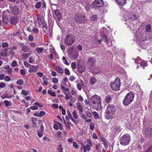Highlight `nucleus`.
Returning a JSON list of instances; mask_svg holds the SVG:
<instances>
[{
	"instance_id": "obj_8",
	"label": "nucleus",
	"mask_w": 152,
	"mask_h": 152,
	"mask_svg": "<svg viewBox=\"0 0 152 152\" xmlns=\"http://www.w3.org/2000/svg\"><path fill=\"white\" fill-rule=\"evenodd\" d=\"M9 12L8 11H4L3 12V22L4 24H7L8 22V16L9 15Z\"/></svg>"
},
{
	"instance_id": "obj_12",
	"label": "nucleus",
	"mask_w": 152,
	"mask_h": 152,
	"mask_svg": "<svg viewBox=\"0 0 152 152\" xmlns=\"http://www.w3.org/2000/svg\"><path fill=\"white\" fill-rule=\"evenodd\" d=\"M64 93L65 95V98L66 100H68L69 99L73 103L75 102V101H72V96L69 92L65 91Z\"/></svg>"
},
{
	"instance_id": "obj_24",
	"label": "nucleus",
	"mask_w": 152,
	"mask_h": 152,
	"mask_svg": "<svg viewBox=\"0 0 152 152\" xmlns=\"http://www.w3.org/2000/svg\"><path fill=\"white\" fill-rule=\"evenodd\" d=\"M96 79L94 77H91L89 80V82L90 84L92 85L94 84L97 81Z\"/></svg>"
},
{
	"instance_id": "obj_11",
	"label": "nucleus",
	"mask_w": 152,
	"mask_h": 152,
	"mask_svg": "<svg viewBox=\"0 0 152 152\" xmlns=\"http://www.w3.org/2000/svg\"><path fill=\"white\" fill-rule=\"evenodd\" d=\"M96 61V59L94 58L90 57L88 58L87 63L89 67L93 66Z\"/></svg>"
},
{
	"instance_id": "obj_61",
	"label": "nucleus",
	"mask_w": 152,
	"mask_h": 152,
	"mask_svg": "<svg viewBox=\"0 0 152 152\" xmlns=\"http://www.w3.org/2000/svg\"><path fill=\"white\" fill-rule=\"evenodd\" d=\"M53 82L54 83L56 84L58 83V80L56 78L54 77L53 79Z\"/></svg>"
},
{
	"instance_id": "obj_48",
	"label": "nucleus",
	"mask_w": 152,
	"mask_h": 152,
	"mask_svg": "<svg viewBox=\"0 0 152 152\" xmlns=\"http://www.w3.org/2000/svg\"><path fill=\"white\" fill-rule=\"evenodd\" d=\"M140 65L142 66H147L148 64L147 62L145 61H143V62H141L140 64Z\"/></svg>"
},
{
	"instance_id": "obj_47",
	"label": "nucleus",
	"mask_w": 152,
	"mask_h": 152,
	"mask_svg": "<svg viewBox=\"0 0 152 152\" xmlns=\"http://www.w3.org/2000/svg\"><path fill=\"white\" fill-rule=\"evenodd\" d=\"M16 83L18 85H21L23 83V81L22 80L20 79L17 81Z\"/></svg>"
},
{
	"instance_id": "obj_4",
	"label": "nucleus",
	"mask_w": 152,
	"mask_h": 152,
	"mask_svg": "<svg viewBox=\"0 0 152 152\" xmlns=\"http://www.w3.org/2000/svg\"><path fill=\"white\" fill-rule=\"evenodd\" d=\"M130 136L128 134H124L120 138V143L123 145H128L130 141Z\"/></svg>"
},
{
	"instance_id": "obj_62",
	"label": "nucleus",
	"mask_w": 152,
	"mask_h": 152,
	"mask_svg": "<svg viewBox=\"0 0 152 152\" xmlns=\"http://www.w3.org/2000/svg\"><path fill=\"white\" fill-rule=\"evenodd\" d=\"M28 39L30 41H32L34 39L33 36L31 35H29L28 37Z\"/></svg>"
},
{
	"instance_id": "obj_30",
	"label": "nucleus",
	"mask_w": 152,
	"mask_h": 152,
	"mask_svg": "<svg viewBox=\"0 0 152 152\" xmlns=\"http://www.w3.org/2000/svg\"><path fill=\"white\" fill-rule=\"evenodd\" d=\"M65 118L66 121H69L70 119H71L72 121H73V118L71 113H69L68 115H66L65 117Z\"/></svg>"
},
{
	"instance_id": "obj_60",
	"label": "nucleus",
	"mask_w": 152,
	"mask_h": 152,
	"mask_svg": "<svg viewBox=\"0 0 152 152\" xmlns=\"http://www.w3.org/2000/svg\"><path fill=\"white\" fill-rule=\"evenodd\" d=\"M71 93L72 95H75L77 93V92L75 89L73 88L71 91Z\"/></svg>"
},
{
	"instance_id": "obj_2",
	"label": "nucleus",
	"mask_w": 152,
	"mask_h": 152,
	"mask_svg": "<svg viewBox=\"0 0 152 152\" xmlns=\"http://www.w3.org/2000/svg\"><path fill=\"white\" fill-rule=\"evenodd\" d=\"M115 109L113 105H109L105 112V118L109 119L113 117L115 112Z\"/></svg>"
},
{
	"instance_id": "obj_31",
	"label": "nucleus",
	"mask_w": 152,
	"mask_h": 152,
	"mask_svg": "<svg viewBox=\"0 0 152 152\" xmlns=\"http://www.w3.org/2000/svg\"><path fill=\"white\" fill-rule=\"evenodd\" d=\"M43 49V48L37 47L36 48V50L38 53L40 54L42 52Z\"/></svg>"
},
{
	"instance_id": "obj_55",
	"label": "nucleus",
	"mask_w": 152,
	"mask_h": 152,
	"mask_svg": "<svg viewBox=\"0 0 152 152\" xmlns=\"http://www.w3.org/2000/svg\"><path fill=\"white\" fill-rule=\"evenodd\" d=\"M57 150L59 152H63V148L61 147V145L60 144L59 147L57 148Z\"/></svg>"
},
{
	"instance_id": "obj_57",
	"label": "nucleus",
	"mask_w": 152,
	"mask_h": 152,
	"mask_svg": "<svg viewBox=\"0 0 152 152\" xmlns=\"http://www.w3.org/2000/svg\"><path fill=\"white\" fill-rule=\"evenodd\" d=\"M12 65L13 67H15L17 66L18 64L16 61H14L12 62Z\"/></svg>"
},
{
	"instance_id": "obj_14",
	"label": "nucleus",
	"mask_w": 152,
	"mask_h": 152,
	"mask_svg": "<svg viewBox=\"0 0 152 152\" xmlns=\"http://www.w3.org/2000/svg\"><path fill=\"white\" fill-rule=\"evenodd\" d=\"M79 56L78 52L77 51H74L71 55V57L72 60L77 59Z\"/></svg>"
},
{
	"instance_id": "obj_54",
	"label": "nucleus",
	"mask_w": 152,
	"mask_h": 152,
	"mask_svg": "<svg viewBox=\"0 0 152 152\" xmlns=\"http://www.w3.org/2000/svg\"><path fill=\"white\" fill-rule=\"evenodd\" d=\"M32 31L35 34H37L39 31L38 29L36 28H33L32 29Z\"/></svg>"
},
{
	"instance_id": "obj_21",
	"label": "nucleus",
	"mask_w": 152,
	"mask_h": 152,
	"mask_svg": "<svg viewBox=\"0 0 152 152\" xmlns=\"http://www.w3.org/2000/svg\"><path fill=\"white\" fill-rule=\"evenodd\" d=\"M10 22L12 24L15 25L18 21V18L16 17L12 18L10 20Z\"/></svg>"
},
{
	"instance_id": "obj_64",
	"label": "nucleus",
	"mask_w": 152,
	"mask_h": 152,
	"mask_svg": "<svg viewBox=\"0 0 152 152\" xmlns=\"http://www.w3.org/2000/svg\"><path fill=\"white\" fill-rule=\"evenodd\" d=\"M26 152H37V151L35 149H30L29 150L27 151Z\"/></svg>"
},
{
	"instance_id": "obj_23",
	"label": "nucleus",
	"mask_w": 152,
	"mask_h": 152,
	"mask_svg": "<svg viewBox=\"0 0 152 152\" xmlns=\"http://www.w3.org/2000/svg\"><path fill=\"white\" fill-rule=\"evenodd\" d=\"M77 108L79 110V114H81L83 112V107L79 103L77 104Z\"/></svg>"
},
{
	"instance_id": "obj_19",
	"label": "nucleus",
	"mask_w": 152,
	"mask_h": 152,
	"mask_svg": "<svg viewBox=\"0 0 152 152\" xmlns=\"http://www.w3.org/2000/svg\"><path fill=\"white\" fill-rule=\"evenodd\" d=\"M13 13L15 15H18L19 13V8L17 6H14L12 10Z\"/></svg>"
},
{
	"instance_id": "obj_35",
	"label": "nucleus",
	"mask_w": 152,
	"mask_h": 152,
	"mask_svg": "<svg viewBox=\"0 0 152 152\" xmlns=\"http://www.w3.org/2000/svg\"><path fill=\"white\" fill-rule=\"evenodd\" d=\"M92 113L94 116V117L95 119H98L99 118V116L96 112L94 111Z\"/></svg>"
},
{
	"instance_id": "obj_46",
	"label": "nucleus",
	"mask_w": 152,
	"mask_h": 152,
	"mask_svg": "<svg viewBox=\"0 0 152 152\" xmlns=\"http://www.w3.org/2000/svg\"><path fill=\"white\" fill-rule=\"evenodd\" d=\"M41 2H37L35 6L36 8L39 9L41 7Z\"/></svg>"
},
{
	"instance_id": "obj_29",
	"label": "nucleus",
	"mask_w": 152,
	"mask_h": 152,
	"mask_svg": "<svg viewBox=\"0 0 152 152\" xmlns=\"http://www.w3.org/2000/svg\"><path fill=\"white\" fill-rule=\"evenodd\" d=\"M56 69L58 72L62 74L63 73V70L59 66H57L56 67Z\"/></svg>"
},
{
	"instance_id": "obj_25",
	"label": "nucleus",
	"mask_w": 152,
	"mask_h": 152,
	"mask_svg": "<svg viewBox=\"0 0 152 152\" xmlns=\"http://www.w3.org/2000/svg\"><path fill=\"white\" fill-rule=\"evenodd\" d=\"M54 13L56 16L59 18V19H60L61 17V13L58 10H55Z\"/></svg>"
},
{
	"instance_id": "obj_10",
	"label": "nucleus",
	"mask_w": 152,
	"mask_h": 152,
	"mask_svg": "<svg viewBox=\"0 0 152 152\" xmlns=\"http://www.w3.org/2000/svg\"><path fill=\"white\" fill-rule=\"evenodd\" d=\"M38 66H34L33 65H30L29 68L28 72L29 73H34L37 72L38 71Z\"/></svg>"
},
{
	"instance_id": "obj_41",
	"label": "nucleus",
	"mask_w": 152,
	"mask_h": 152,
	"mask_svg": "<svg viewBox=\"0 0 152 152\" xmlns=\"http://www.w3.org/2000/svg\"><path fill=\"white\" fill-rule=\"evenodd\" d=\"M31 55V53H28L24 54H23L22 56L23 58H26L30 56Z\"/></svg>"
},
{
	"instance_id": "obj_5",
	"label": "nucleus",
	"mask_w": 152,
	"mask_h": 152,
	"mask_svg": "<svg viewBox=\"0 0 152 152\" xmlns=\"http://www.w3.org/2000/svg\"><path fill=\"white\" fill-rule=\"evenodd\" d=\"M75 37L72 34H69L66 36L65 39V43L68 46L72 45L75 42Z\"/></svg>"
},
{
	"instance_id": "obj_50",
	"label": "nucleus",
	"mask_w": 152,
	"mask_h": 152,
	"mask_svg": "<svg viewBox=\"0 0 152 152\" xmlns=\"http://www.w3.org/2000/svg\"><path fill=\"white\" fill-rule=\"evenodd\" d=\"M71 67L72 69H75L76 68V64L75 62H73L71 64Z\"/></svg>"
},
{
	"instance_id": "obj_26",
	"label": "nucleus",
	"mask_w": 152,
	"mask_h": 152,
	"mask_svg": "<svg viewBox=\"0 0 152 152\" xmlns=\"http://www.w3.org/2000/svg\"><path fill=\"white\" fill-rule=\"evenodd\" d=\"M61 126V124L60 123H58L57 124H55L53 126L54 129L56 130L59 129V128Z\"/></svg>"
},
{
	"instance_id": "obj_34",
	"label": "nucleus",
	"mask_w": 152,
	"mask_h": 152,
	"mask_svg": "<svg viewBox=\"0 0 152 152\" xmlns=\"http://www.w3.org/2000/svg\"><path fill=\"white\" fill-rule=\"evenodd\" d=\"M72 113L73 116L75 119H77L78 118V116L77 115V113L75 110L73 111Z\"/></svg>"
},
{
	"instance_id": "obj_51",
	"label": "nucleus",
	"mask_w": 152,
	"mask_h": 152,
	"mask_svg": "<svg viewBox=\"0 0 152 152\" xmlns=\"http://www.w3.org/2000/svg\"><path fill=\"white\" fill-rule=\"evenodd\" d=\"M75 19L76 21H78L80 20V19H82L83 17H81V16H78L77 15H75Z\"/></svg>"
},
{
	"instance_id": "obj_52",
	"label": "nucleus",
	"mask_w": 152,
	"mask_h": 152,
	"mask_svg": "<svg viewBox=\"0 0 152 152\" xmlns=\"http://www.w3.org/2000/svg\"><path fill=\"white\" fill-rule=\"evenodd\" d=\"M97 16L96 15H93L91 17V19L93 21H95L97 19Z\"/></svg>"
},
{
	"instance_id": "obj_40",
	"label": "nucleus",
	"mask_w": 152,
	"mask_h": 152,
	"mask_svg": "<svg viewBox=\"0 0 152 152\" xmlns=\"http://www.w3.org/2000/svg\"><path fill=\"white\" fill-rule=\"evenodd\" d=\"M48 93L52 96L55 97L56 96V94L54 92H52L50 90L48 91Z\"/></svg>"
},
{
	"instance_id": "obj_13",
	"label": "nucleus",
	"mask_w": 152,
	"mask_h": 152,
	"mask_svg": "<svg viewBox=\"0 0 152 152\" xmlns=\"http://www.w3.org/2000/svg\"><path fill=\"white\" fill-rule=\"evenodd\" d=\"M127 16L128 17V18H127L126 17H125V20H127L128 19L129 20L130 19L132 20H135L136 19V17L135 15H133L132 13H129L127 15Z\"/></svg>"
},
{
	"instance_id": "obj_56",
	"label": "nucleus",
	"mask_w": 152,
	"mask_h": 152,
	"mask_svg": "<svg viewBox=\"0 0 152 152\" xmlns=\"http://www.w3.org/2000/svg\"><path fill=\"white\" fill-rule=\"evenodd\" d=\"M78 99L79 101L82 102L83 100V99L82 96L80 95H79L77 96Z\"/></svg>"
},
{
	"instance_id": "obj_32",
	"label": "nucleus",
	"mask_w": 152,
	"mask_h": 152,
	"mask_svg": "<svg viewBox=\"0 0 152 152\" xmlns=\"http://www.w3.org/2000/svg\"><path fill=\"white\" fill-rule=\"evenodd\" d=\"M22 50L25 52H28L30 50L29 48L27 46H25L23 47Z\"/></svg>"
},
{
	"instance_id": "obj_20",
	"label": "nucleus",
	"mask_w": 152,
	"mask_h": 152,
	"mask_svg": "<svg viewBox=\"0 0 152 152\" xmlns=\"http://www.w3.org/2000/svg\"><path fill=\"white\" fill-rule=\"evenodd\" d=\"M117 3L121 6H123L126 3L127 0H115Z\"/></svg>"
},
{
	"instance_id": "obj_43",
	"label": "nucleus",
	"mask_w": 152,
	"mask_h": 152,
	"mask_svg": "<svg viewBox=\"0 0 152 152\" xmlns=\"http://www.w3.org/2000/svg\"><path fill=\"white\" fill-rule=\"evenodd\" d=\"M43 80V84L45 85H47L48 84L47 80L48 79L45 77H44L42 78Z\"/></svg>"
},
{
	"instance_id": "obj_44",
	"label": "nucleus",
	"mask_w": 152,
	"mask_h": 152,
	"mask_svg": "<svg viewBox=\"0 0 152 152\" xmlns=\"http://www.w3.org/2000/svg\"><path fill=\"white\" fill-rule=\"evenodd\" d=\"M42 25L43 27L45 28L46 29H47L48 27L47 23L44 21L42 22Z\"/></svg>"
},
{
	"instance_id": "obj_38",
	"label": "nucleus",
	"mask_w": 152,
	"mask_h": 152,
	"mask_svg": "<svg viewBox=\"0 0 152 152\" xmlns=\"http://www.w3.org/2000/svg\"><path fill=\"white\" fill-rule=\"evenodd\" d=\"M91 146H89L88 145H86V146H84V151H89L90 149V147Z\"/></svg>"
},
{
	"instance_id": "obj_16",
	"label": "nucleus",
	"mask_w": 152,
	"mask_h": 152,
	"mask_svg": "<svg viewBox=\"0 0 152 152\" xmlns=\"http://www.w3.org/2000/svg\"><path fill=\"white\" fill-rule=\"evenodd\" d=\"M146 137H149L152 134V129L150 128H148L144 132Z\"/></svg>"
},
{
	"instance_id": "obj_17",
	"label": "nucleus",
	"mask_w": 152,
	"mask_h": 152,
	"mask_svg": "<svg viewBox=\"0 0 152 152\" xmlns=\"http://www.w3.org/2000/svg\"><path fill=\"white\" fill-rule=\"evenodd\" d=\"M78 70L80 73H82L85 70L86 67L84 66L78 65Z\"/></svg>"
},
{
	"instance_id": "obj_22",
	"label": "nucleus",
	"mask_w": 152,
	"mask_h": 152,
	"mask_svg": "<svg viewBox=\"0 0 152 152\" xmlns=\"http://www.w3.org/2000/svg\"><path fill=\"white\" fill-rule=\"evenodd\" d=\"M99 102H97L96 105H94V106L96 107V108L97 110H100L102 107L101 105V101H100Z\"/></svg>"
},
{
	"instance_id": "obj_37",
	"label": "nucleus",
	"mask_w": 152,
	"mask_h": 152,
	"mask_svg": "<svg viewBox=\"0 0 152 152\" xmlns=\"http://www.w3.org/2000/svg\"><path fill=\"white\" fill-rule=\"evenodd\" d=\"M4 80L5 81L9 82L11 80V79L9 77L7 76H6L5 75Z\"/></svg>"
},
{
	"instance_id": "obj_59",
	"label": "nucleus",
	"mask_w": 152,
	"mask_h": 152,
	"mask_svg": "<svg viewBox=\"0 0 152 152\" xmlns=\"http://www.w3.org/2000/svg\"><path fill=\"white\" fill-rule=\"evenodd\" d=\"M73 146L75 148H78V145L77 143L75 142H73Z\"/></svg>"
},
{
	"instance_id": "obj_7",
	"label": "nucleus",
	"mask_w": 152,
	"mask_h": 152,
	"mask_svg": "<svg viewBox=\"0 0 152 152\" xmlns=\"http://www.w3.org/2000/svg\"><path fill=\"white\" fill-rule=\"evenodd\" d=\"M91 102L93 105H96L97 102H99L101 101V97L98 95H94L91 98Z\"/></svg>"
},
{
	"instance_id": "obj_45",
	"label": "nucleus",
	"mask_w": 152,
	"mask_h": 152,
	"mask_svg": "<svg viewBox=\"0 0 152 152\" xmlns=\"http://www.w3.org/2000/svg\"><path fill=\"white\" fill-rule=\"evenodd\" d=\"M6 86V84L4 82H1L0 83V88H4Z\"/></svg>"
},
{
	"instance_id": "obj_9",
	"label": "nucleus",
	"mask_w": 152,
	"mask_h": 152,
	"mask_svg": "<svg viewBox=\"0 0 152 152\" xmlns=\"http://www.w3.org/2000/svg\"><path fill=\"white\" fill-rule=\"evenodd\" d=\"M94 6L95 7H102L104 3L102 0H95L93 3Z\"/></svg>"
},
{
	"instance_id": "obj_58",
	"label": "nucleus",
	"mask_w": 152,
	"mask_h": 152,
	"mask_svg": "<svg viewBox=\"0 0 152 152\" xmlns=\"http://www.w3.org/2000/svg\"><path fill=\"white\" fill-rule=\"evenodd\" d=\"M21 94H22L24 95L25 96H26L27 95H28L27 92L26 90L24 89H23L22 91Z\"/></svg>"
},
{
	"instance_id": "obj_3",
	"label": "nucleus",
	"mask_w": 152,
	"mask_h": 152,
	"mask_svg": "<svg viewBox=\"0 0 152 152\" xmlns=\"http://www.w3.org/2000/svg\"><path fill=\"white\" fill-rule=\"evenodd\" d=\"M134 97V95L132 92H131L127 94L123 101L124 105L127 106L133 100Z\"/></svg>"
},
{
	"instance_id": "obj_28",
	"label": "nucleus",
	"mask_w": 152,
	"mask_h": 152,
	"mask_svg": "<svg viewBox=\"0 0 152 152\" xmlns=\"http://www.w3.org/2000/svg\"><path fill=\"white\" fill-rule=\"evenodd\" d=\"M4 103L5 104V106L6 107H7L9 106H12V103L9 101L7 100H5L4 101Z\"/></svg>"
},
{
	"instance_id": "obj_15",
	"label": "nucleus",
	"mask_w": 152,
	"mask_h": 152,
	"mask_svg": "<svg viewBox=\"0 0 152 152\" xmlns=\"http://www.w3.org/2000/svg\"><path fill=\"white\" fill-rule=\"evenodd\" d=\"M101 36L103 37V39H104L105 42H106L107 45L110 47L112 46V44L111 42H109L107 37L104 34H101Z\"/></svg>"
},
{
	"instance_id": "obj_42",
	"label": "nucleus",
	"mask_w": 152,
	"mask_h": 152,
	"mask_svg": "<svg viewBox=\"0 0 152 152\" xmlns=\"http://www.w3.org/2000/svg\"><path fill=\"white\" fill-rule=\"evenodd\" d=\"M87 144H86L87 145H88L89 146L92 147V142L90 140L87 139Z\"/></svg>"
},
{
	"instance_id": "obj_53",
	"label": "nucleus",
	"mask_w": 152,
	"mask_h": 152,
	"mask_svg": "<svg viewBox=\"0 0 152 152\" xmlns=\"http://www.w3.org/2000/svg\"><path fill=\"white\" fill-rule=\"evenodd\" d=\"M64 72L65 74L68 75H69L70 74V72L69 70L67 69L66 68L64 70Z\"/></svg>"
},
{
	"instance_id": "obj_63",
	"label": "nucleus",
	"mask_w": 152,
	"mask_h": 152,
	"mask_svg": "<svg viewBox=\"0 0 152 152\" xmlns=\"http://www.w3.org/2000/svg\"><path fill=\"white\" fill-rule=\"evenodd\" d=\"M75 79V78L73 75H72V76H70L69 78V80L70 81H72V82Z\"/></svg>"
},
{
	"instance_id": "obj_49",
	"label": "nucleus",
	"mask_w": 152,
	"mask_h": 152,
	"mask_svg": "<svg viewBox=\"0 0 152 152\" xmlns=\"http://www.w3.org/2000/svg\"><path fill=\"white\" fill-rule=\"evenodd\" d=\"M24 64L25 66L27 68H29L30 65H31L29 64L28 62L26 61H25L24 62Z\"/></svg>"
},
{
	"instance_id": "obj_33",
	"label": "nucleus",
	"mask_w": 152,
	"mask_h": 152,
	"mask_svg": "<svg viewBox=\"0 0 152 152\" xmlns=\"http://www.w3.org/2000/svg\"><path fill=\"white\" fill-rule=\"evenodd\" d=\"M134 61L135 63L140 64L142 62V60L140 58L138 57Z\"/></svg>"
},
{
	"instance_id": "obj_27",
	"label": "nucleus",
	"mask_w": 152,
	"mask_h": 152,
	"mask_svg": "<svg viewBox=\"0 0 152 152\" xmlns=\"http://www.w3.org/2000/svg\"><path fill=\"white\" fill-rule=\"evenodd\" d=\"M7 49H5L3 51H2L0 53L1 56L3 57H6L7 56V53L6 52Z\"/></svg>"
},
{
	"instance_id": "obj_18",
	"label": "nucleus",
	"mask_w": 152,
	"mask_h": 152,
	"mask_svg": "<svg viewBox=\"0 0 152 152\" xmlns=\"http://www.w3.org/2000/svg\"><path fill=\"white\" fill-rule=\"evenodd\" d=\"M37 20L38 23L39 25H41L44 21L42 18V16L39 15L37 16Z\"/></svg>"
},
{
	"instance_id": "obj_1",
	"label": "nucleus",
	"mask_w": 152,
	"mask_h": 152,
	"mask_svg": "<svg viewBox=\"0 0 152 152\" xmlns=\"http://www.w3.org/2000/svg\"><path fill=\"white\" fill-rule=\"evenodd\" d=\"M151 26L149 25L147 26L146 28V31L147 35L146 34L145 31L140 32L139 31V34H138V38L141 40H146L151 39L152 37V33L151 32Z\"/></svg>"
},
{
	"instance_id": "obj_6",
	"label": "nucleus",
	"mask_w": 152,
	"mask_h": 152,
	"mask_svg": "<svg viewBox=\"0 0 152 152\" xmlns=\"http://www.w3.org/2000/svg\"><path fill=\"white\" fill-rule=\"evenodd\" d=\"M121 83L120 80L118 78H116L114 82L110 84L111 88L115 91L118 90L120 88Z\"/></svg>"
},
{
	"instance_id": "obj_36",
	"label": "nucleus",
	"mask_w": 152,
	"mask_h": 152,
	"mask_svg": "<svg viewBox=\"0 0 152 152\" xmlns=\"http://www.w3.org/2000/svg\"><path fill=\"white\" fill-rule=\"evenodd\" d=\"M29 62L31 64H33L34 63V59L32 56L30 57L29 58Z\"/></svg>"
},
{
	"instance_id": "obj_39",
	"label": "nucleus",
	"mask_w": 152,
	"mask_h": 152,
	"mask_svg": "<svg viewBox=\"0 0 152 152\" xmlns=\"http://www.w3.org/2000/svg\"><path fill=\"white\" fill-rule=\"evenodd\" d=\"M111 99V97L109 96H107L105 97V101L107 103H108L110 102Z\"/></svg>"
}]
</instances>
